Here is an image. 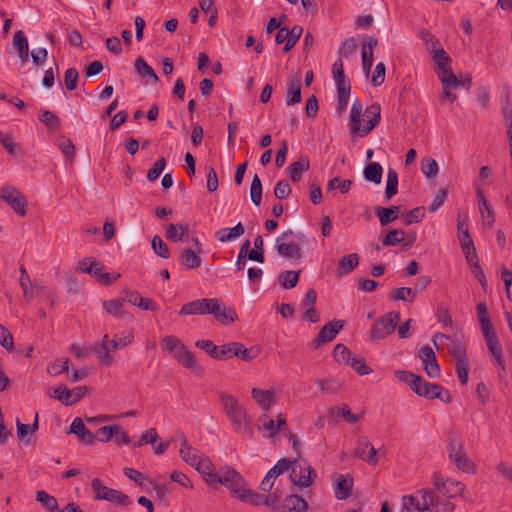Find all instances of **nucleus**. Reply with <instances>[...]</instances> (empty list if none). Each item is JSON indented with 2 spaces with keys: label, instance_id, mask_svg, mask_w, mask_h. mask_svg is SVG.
Here are the masks:
<instances>
[{
  "label": "nucleus",
  "instance_id": "nucleus-12",
  "mask_svg": "<svg viewBox=\"0 0 512 512\" xmlns=\"http://www.w3.org/2000/svg\"><path fill=\"white\" fill-rule=\"evenodd\" d=\"M0 199L7 203L19 216L26 215L27 199L13 186H5L1 189Z\"/></svg>",
  "mask_w": 512,
  "mask_h": 512
},
{
  "label": "nucleus",
  "instance_id": "nucleus-40",
  "mask_svg": "<svg viewBox=\"0 0 512 512\" xmlns=\"http://www.w3.org/2000/svg\"><path fill=\"white\" fill-rule=\"evenodd\" d=\"M201 258L191 249H184L180 255V262L186 269H196L201 265Z\"/></svg>",
  "mask_w": 512,
  "mask_h": 512
},
{
  "label": "nucleus",
  "instance_id": "nucleus-30",
  "mask_svg": "<svg viewBox=\"0 0 512 512\" xmlns=\"http://www.w3.org/2000/svg\"><path fill=\"white\" fill-rule=\"evenodd\" d=\"M400 206H390L386 207H378L375 211L376 216L379 219L381 226H387L390 223L394 222L398 218V213L400 212Z\"/></svg>",
  "mask_w": 512,
  "mask_h": 512
},
{
  "label": "nucleus",
  "instance_id": "nucleus-56",
  "mask_svg": "<svg viewBox=\"0 0 512 512\" xmlns=\"http://www.w3.org/2000/svg\"><path fill=\"white\" fill-rule=\"evenodd\" d=\"M58 147L69 161L74 160L75 146L70 138L62 136L59 139Z\"/></svg>",
  "mask_w": 512,
  "mask_h": 512
},
{
  "label": "nucleus",
  "instance_id": "nucleus-61",
  "mask_svg": "<svg viewBox=\"0 0 512 512\" xmlns=\"http://www.w3.org/2000/svg\"><path fill=\"white\" fill-rule=\"evenodd\" d=\"M79 73L75 68H69L65 72L64 83L68 90L73 91L77 87Z\"/></svg>",
  "mask_w": 512,
  "mask_h": 512
},
{
  "label": "nucleus",
  "instance_id": "nucleus-63",
  "mask_svg": "<svg viewBox=\"0 0 512 512\" xmlns=\"http://www.w3.org/2000/svg\"><path fill=\"white\" fill-rule=\"evenodd\" d=\"M421 169L428 178H434L438 174V164L434 159L431 158H428L422 162Z\"/></svg>",
  "mask_w": 512,
  "mask_h": 512
},
{
  "label": "nucleus",
  "instance_id": "nucleus-35",
  "mask_svg": "<svg viewBox=\"0 0 512 512\" xmlns=\"http://www.w3.org/2000/svg\"><path fill=\"white\" fill-rule=\"evenodd\" d=\"M173 356L187 369H194L196 367V361L193 353L186 349V347L183 345L179 346Z\"/></svg>",
  "mask_w": 512,
  "mask_h": 512
},
{
  "label": "nucleus",
  "instance_id": "nucleus-10",
  "mask_svg": "<svg viewBox=\"0 0 512 512\" xmlns=\"http://www.w3.org/2000/svg\"><path fill=\"white\" fill-rule=\"evenodd\" d=\"M413 392L418 396L425 397L427 399L438 398L445 403H449L452 397L447 389L438 384L429 383L420 379V383L415 386Z\"/></svg>",
  "mask_w": 512,
  "mask_h": 512
},
{
  "label": "nucleus",
  "instance_id": "nucleus-41",
  "mask_svg": "<svg viewBox=\"0 0 512 512\" xmlns=\"http://www.w3.org/2000/svg\"><path fill=\"white\" fill-rule=\"evenodd\" d=\"M300 271H283L278 276L280 285L285 289L294 288L299 281Z\"/></svg>",
  "mask_w": 512,
  "mask_h": 512
},
{
  "label": "nucleus",
  "instance_id": "nucleus-4",
  "mask_svg": "<svg viewBox=\"0 0 512 512\" xmlns=\"http://www.w3.org/2000/svg\"><path fill=\"white\" fill-rule=\"evenodd\" d=\"M305 236L302 233H295L288 229L284 231L276 240V251L285 258L300 259L301 244L304 242Z\"/></svg>",
  "mask_w": 512,
  "mask_h": 512
},
{
  "label": "nucleus",
  "instance_id": "nucleus-44",
  "mask_svg": "<svg viewBox=\"0 0 512 512\" xmlns=\"http://www.w3.org/2000/svg\"><path fill=\"white\" fill-rule=\"evenodd\" d=\"M50 398H55L61 401L66 406L73 405L72 392L64 385H59L53 390V393L48 394Z\"/></svg>",
  "mask_w": 512,
  "mask_h": 512
},
{
  "label": "nucleus",
  "instance_id": "nucleus-54",
  "mask_svg": "<svg viewBox=\"0 0 512 512\" xmlns=\"http://www.w3.org/2000/svg\"><path fill=\"white\" fill-rule=\"evenodd\" d=\"M232 354L233 356L239 358L242 361L249 362L251 361L255 356L251 353L252 350L248 349L244 346V344L240 342H232Z\"/></svg>",
  "mask_w": 512,
  "mask_h": 512
},
{
  "label": "nucleus",
  "instance_id": "nucleus-47",
  "mask_svg": "<svg viewBox=\"0 0 512 512\" xmlns=\"http://www.w3.org/2000/svg\"><path fill=\"white\" fill-rule=\"evenodd\" d=\"M416 297V291L409 287H400L395 289L390 298L394 301H408L413 302Z\"/></svg>",
  "mask_w": 512,
  "mask_h": 512
},
{
  "label": "nucleus",
  "instance_id": "nucleus-49",
  "mask_svg": "<svg viewBox=\"0 0 512 512\" xmlns=\"http://www.w3.org/2000/svg\"><path fill=\"white\" fill-rule=\"evenodd\" d=\"M250 199L256 206H259L262 201V183L257 174L254 175L250 186Z\"/></svg>",
  "mask_w": 512,
  "mask_h": 512
},
{
  "label": "nucleus",
  "instance_id": "nucleus-62",
  "mask_svg": "<svg viewBox=\"0 0 512 512\" xmlns=\"http://www.w3.org/2000/svg\"><path fill=\"white\" fill-rule=\"evenodd\" d=\"M434 51L433 59L436 62L439 69L447 68L449 67V63L451 61L448 54L445 52L444 49H442L440 46L436 48Z\"/></svg>",
  "mask_w": 512,
  "mask_h": 512
},
{
  "label": "nucleus",
  "instance_id": "nucleus-25",
  "mask_svg": "<svg viewBox=\"0 0 512 512\" xmlns=\"http://www.w3.org/2000/svg\"><path fill=\"white\" fill-rule=\"evenodd\" d=\"M476 196L479 204V211L483 220L486 221L489 227H492L495 222L494 212L480 187L476 188Z\"/></svg>",
  "mask_w": 512,
  "mask_h": 512
},
{
  "label": "nucleus",
  "instance_id": "nucleus-6",
  "mask_svg": "<svg viewBox=\"0 0 512 512\" xmlns=\"http://www.w3.org/2000/svg\"><path fill=\"white\" fill-rule=\"evenodd\" d=\"M423 505L417 504L416 509L419 511L427 510L429 512H452L455 509L454 503L449 498H441L435 492L429 489H422Z\"/></svg>",
  "mask_w": 512,
  "mask_h": 512
},
{
  "label": "nucleus",
  "instance_id": "nucleus-52",
  "mask_svg": "<svg viewBox=\"0 0 512 512\" xmlns=\"http://www.w3.org/2000/svg\"><path fill=\"white\" fill-rule=\"evenodd\" d=\"M39 120L47 127L49 131H55L60 127L59 118L49 110L43 111L39 117Z\"/></svg>",
  "mask_w": 512,
  "mask_h": 512
},
{
  "label": "nucleus",
  "instance_id": "nucleus-24",
  "mask_svg": "<svg viewBox=\"0 0 512 512\" xmlns=\"http://www.w3.org/2000/svg\"><path fill=\"white\" fill-rule=\"evenodd\" d=\"M353 478L350 474L338 476V480L335 483L334 493L335 497L339 500L347 499L352 492Z\"/></svg>",
  "mask_w": 512,
  "mask_h": 512
},
{
  "label": "nucleus",
  "instance_id": "nucleus-20",
  "mask_svg": "<svg viewBox=\"0 0 512 512\" xmlns=\"http://www.w3.org/2000/svg\"><path fill=\"white\" fill-rule=\"evenodd\" d=\"M251 397L262 410H269L277 400L276 393L273 390H264L253 388Z\"/></svg>",
  "mask_w": 512,
  "mask_h": 512
},
{
  "label": "nucleus",
  "instance_id": "nucleus-18",
  "mask_svg": "<svg viewBox=\"0 0 512 512\" xmlns=\"http://www.w3.org/2000/svg\"><path fill=\"white\" fill-rule=\"evenodd\" d=\"M418 356L424 365L426 374L430 378H437L440 375V366L434 350L430 346H424L419 350Z\"/></svg>",
  "mask_w": 512,
  "mask_h": 512
},
{
  "label": "nucleus",
  "instance_id": "nucleus-23",
  "mask_svg": "<svg viewBox=\"0 0 512 512\" xmlns=\"http://www.w3.org/2000/svg\"><path fill=\"white\" fill-rule=\"evenodd\" d=\"M378 45L376 38H368L362 44V67L363 72L368 75L373 65V49Z\"/></svg>",
  "mask_w": 512,
  "mask_h": 512
},
{
  "label": "nucleus",
  "instance_id": "nucleus-45",
  "mask_svg": "<svg viewBox=\"0 0 512 512\" xmlns=\"http://www.w3.org/2000/svg\"><path fill=\"white\" fill-rule=\"evenodd\" d=\"M103 307L107 313L111 314L115 318H123L125 316L123 302L121 300H109L103 302Z\"/></svg>",
  "mask_w": 512,
  "mask_h": 512
},
{
  "label": "nucleus",
  "instance_id": "nucleus-2",
  "mask_svg": "<svg viewBox=\"0 0 512 512\" xmlns=\"http://www.w3.org/2000/svg\"><path fill=\"white\" fill-rule=\"evenodd\" d=\"M446 444L449 460L456 466V468L467 474H475L476 466L467 456L464 443L461 435L456 430L447 432Z\"/></svg>",
  "mask_w": 512,
  "mask_h": 512
},
{
  "label": "nucleus",
  "instance_id": "nucleus-15",
  "mask_svg": "<svg viewBox=\"0 0 512 512\" xmlns=\"http://www.w3.org/2000/svg\"><path fill=\"white\" fill-rule=\"evenodd\" d=\"M216 483H220L228 488L234 498L237 497L246 485L243 477L235 469H228L223 474L218 475Z\"/></svg>",
  "mask_w": 512,
  "mask_h": 512
},
{
  "label": "nucleus",
  "instance_id": "nucleus-26",
  "mask_svg": "<svg viewBox=\"0 0 512 512\" xmlns=\"http://www.w3.org/2000/svg\"><path fill=\"white\" fill-rule=\"evenodd\" d=\"M208 311V298L190 301L182 306L179 314L187 315H204Z\"/></svg>",
  "mask_w": 512,
  "mask_h": 512
},
{
  "label": "nucleus",
  "instance_id": "nucleus-1",
  "mask_svg": "<svg viewBox=\"0 0 512 512\" xmlns=\"http://www.w3.org/2000/svg\"><path fill=\"white\" fill-rule=\"evenodd\" d=\"M381 119V106L373 103L363 114V107L359 100H355L350 113V134L352 136L366 137L379 124Z\"/></svg>",
  "mask_w": 512,
  "mask_h": 512
},
{
  "label": "nucleus",
  "instance_id": "nucleus-43",
  "mask_svg": "<svg viewBox=\"0 0 512 512\" xmlns=\"http://www.w3.org/2000/svg\"><path fill=\"white\" fill-rule=\"evenodd\" d=\"M476 314L481 331L493 328L486 303L480 302L476 305Z\"/></svg>",
  "mask_w": 512,
  "mask_h": 512
},
{
  "label": "nucleus",
  "instance_id": "nucleus-32",
  "mask_svg": "<svg viewBox=\"0 0 512 512\" xmlns=\"http://www.w3.org/2000/svg\"><path fill=\"white\" fill-rule=\"evenodd\" d=\"M179 454L182 460L192 467L196 466L197 460L201 458L196 450L189 445L185 435H182V446Z\"/></svg>",
  "mask_w": 512,
  "mask_h": 512
},
{
  "label": "nucleus",
  "instance_id": "nucleus-17",
  "mask_svg": "<svg viewBox=\"0 0 512 512\" xmlns=\"http://www.w3.org/2000/svg\"><path fill=\"white\" fill-rule=\"evenodd\" d=\"M381 241L384 246H396L398 244H403L404 250H408L414 245L416 235L414 234L407 238V233L404 230L393 229L382 237Z\"/></svg>",
  "mask_w": 512,
  "mask_h": 512
},
{
  "label": "nucleus",
  "instance_id": "nucleus-60",
  "mask_svg": "<svg viewBox=\"0 0 512 512\" xmlns=\"http://www.w3.org/2000/svg\"><path fill=\"white\" fill-rule=\"evenodd\" d=\"M166 165V159L164 157L157 160L153 166L148 170L147 178L149 181L154 182L156 181L161 173L163 172Z\"/></svg>",
  "mask_w": 512,
  "mask_h": 512
},
{
  "label": "nucleus",
  "instance_id": "nucleus-57",
  "mask_svg": "<svg viewBox=\"0 0 512 512\" xmlns=\"http://www.w3.org/2000/svg\"><path fill=\"white\" fill-rule=\"evenodd\" d=\"M333 356L337 362L348 364L352 358V353L345 345L337 344L333 350Z\"/></svg>",
  "mask_w": 512,
  "mask_h": 512
},
{
  "label": "nucleus",
  "instance_id": "nucleus-39",
  "mask_svg": "<svg viewBox=\"0 0 512 512\" xmlns=\"http://www.w3.org/2000/svg\"><path fill=\"white\" fill-rule=\"evenodd\" d=\"M236 498L253 506H262L263 494L251 490L245 485Z\"/></svg>",
  "mask_w": 512,
  "mask_h": 512
},
{
  "label": "nucleus",
  "instance_id": "nucleus-31",
  "mask_svg": "<svg viewBox=\"0 0 512 512\" xmlns=\"http://www.w3.org/2000/svg\"><path fill=\"white\" fill-rule=\"evenodd\" d=\"M188 224H169L166 226V238L171 242H179L188 236Z\"/></svg>",
  "mask_w": 512,
  "mask_h": 512
},
{
  "label": "nucleus",
  "instance_id": "nucleus-14",
  "mask_svg": "<svg viewBox=\"0 0 512 512\" xmlns=\"http://www.w3.org/2000/svg\"><path fill=\"white\" fill-rule=\"evenodd\" d=\"M445 340L447 342V350L454 358L455 363L467 361L466 347L462 342L452 339L450 336L443 333H436L432 337V342L436 349H439L438 342Z\"/></svg>",
  "mask_w": 512,
  "mask_h": 512
},
{
  "label": "nucleus",
  "instance_id": "nucleus-8",
  "mask_svg": "<svg viewBox=\"0 0 512 512\" xmlns=\"http://www.w3.org/2000/svg\"><path fill=\"white\" fill-rule=\"evenodd\" d=\"M91 488L94 493L95 500H106L111 503H117L121 506H128L131 504V500L128 495L121 491L104 486L98 478L92 480Z\"/></svg>",
  "mask_w": 512,
  "mask_h": 512
},
{
  "label": "nucleus",
  "instance_id": "nucleus-22",
  "mask_svg": "<svg viewBox=\"0 0 512 512\" xmlns=\"http://www.w3.org/2000/svg\"><path fill=\"white\" fill-rule=\"evenodd\" d=\"M308 507L309 505L303 497L291 494L285 497L280 509L282 512H306Z\"/></svg>",
  "mask_w": 512,
  "mask_h": 512
},
{
  "label": "nucleus",
  "instance_id": "nucleus-7",
  "mask_svg": "<svg viewBox=\"0 0 512 512\" xmlns=\"http://www.w3.org/2000/svg\"><path fill=\"white\" fill-rule=\"evenodd\" d=\"M290 479L293 484L300 488L309 487L312 484L313 478L316 477V472L312 466L299 459L290 461Z\"/></svg>",
  "mask_w": 512,
  "mask_h": 512
},
{
  "label": "nucleus",
  "instance_id": "nucleus-58",
  "mask_svg": "<svg viewBox=\"0 0 512 512\" xmlns=\"http://www.w3.org/2000/svg\"><path fill=\"white\" fill-rule=\"evenodd\" d=\"M395 376L400 381L406 382L412 391L415 388V386L420 383V379H421V376L415 375L414 373L409 372V371H402V370L396 371Z\"/></svg>",
  "mask_w": 512,
  "mask_h": 512
},
{
  "label": "nucleus",
  "instance_id": "nucleus-33",
  "mask_svg": "<svg viewBox=\"0 0 512 512\" xmlns=\"http://www.w3.org/2000/svg\"><path fill=\"white\" fill-rule=\"evenodd\" d=\"M359 263V256L357 253H351L347 256L342 257L338 261V275L342 276L352 272Z\"/></svg>",
  "mask_w": 512,
  "mask_h": 512
},
{
  "label": "nucleus",
  "instance_id": "nucleus-27",
  "mask_svg": "<svg viewBox=\"0 0 512 512\" xmlns=\"http://www.w3.org/2000/svg\"><path fill=\"white\" fill-rule=\"evenodd\" d=\"M111 340L108 334H105L100 344L93 346L92 350L97 354L101 364L108 367L113 363V356L108 354V345L111 346Z\"/></svg>",
  "mask_w": 512,
  "mask_h": 512
},
{
  "label": "nucleus",
  "instance_id": "nucleus-11",
  "mask_svg": "<svg viewBox=\"0 0 512 512\" xmlns=\"http://www.w3.org/2000/svg\"><path fill=\"white\" fill-rule=\"evenodd\" d=\"M345 321L343 320H332L326 323L319 331L317 337L308 344L309 348L316 350L323 344L332 341L336 335L343 329Z\"/></svg>",
  "mask_w": 512,
  "mask_h": 512
},
{
  "label": "nucleus",
  "instance_id": "nucleus-59",
  "mask_svg": "<svg viewBox=\"0 0 512 512\" xmlns=\"http://www.w3.org/2000/svg\"><path fill=\"white\" fill-rule=\"evenodd\" d=\"M425 217V210L423 207H416L410 210L404 218V224L409 226L413 223H419Z\"/></svg>",
  "mask_w": 512,
  "mask_h": 512
},
{
  "label": "nucleus",
  "instance_id": "nucleus-29",
  "mask_svg": "<svg viewBox=\"0 0 512 512\" xmlns=\"http://www.w3.org/2000/svg\"><path fill=\"white\" fill-rule=\"evenodd\" d=\"M244 232L245 228L243 224L239 222L232 228H222L218 230L215 234V237L218 241L226 243L242 236Z\"/></svg>",
  "mask_w": 512,
  "mask_h": 512
},
{
  "label": "nucleus",
  "instance_id": "nucleus-64",
  "mask_svg": "<svg viewBox=\"0 0 512 512\" xmlns=\"http://www.w3.org/2000/svg\"><path fill=\"white\" fill-rule=\"evenodd\" d=\"M114 433V425L100 427L95 434L96 440H99L103 443L109 442L111 439H113Z\"/></svg>",
  "mask_w": 512,
  "mask_h": 512
},
{
  "label": "nucleus",
  "instance_id": "nucleus-5",
  "mask_svg": "<svg viewBox=\"0 0 512 512\" xmlns=\"http://www.w3.org/2000/svg\"><path fill=\"white\" fill-rule=\"evenodd\" d=\"M401 320L399 311H391L381 316L372 326L370 340L379 341L393 334Z\"/></svg>",
  "mask_w": 512,
  "mask_h": 512
},
{
  "label": "nucleus",
  "instance_id": "nucleus-51",
  "mask_svg": "<svg viewBox=\"0 0 512 512\" xmlns=\"http://www.w3.org/2000/svg\"><path fill=\"white\" fill-rule=\"evenodd\" d=\"M457 229H458V239L461 246H469L473 244V240L469 234L467 225H465L464 220H461V215L458 214L457 218Z\"/></svg>",
  "mask_w": 512,
  "mask_h": 512
},
{
  "label": "nucleus",
  "instance_id": "nucleus-53",
  "mask_svg": "<svg viewBox=\"0 0 512 512\" xmlns=\"http://www.w3.org/2000/svg\"><path fill=\"white\" fill-rule=\"evenodd\" d=\"M151 246L155 254L159 257L168 259L170 257V250L167 244L162 240V238L158 235H155L152 238Z\"/></svg>",
  "mask_w": 512,
  "mask_h": 512
},
{
  "label": "nucleus",
  "instance_id": "nucleus-42",
  "mask_svg": "<svg viewBox=\"0 0 512 512\" xmlns=\"http://www.w3.org/2000/svg\"><path fill=\"white\" fill-rule=\"evenodd\" d=\"M398 193V174L394 169H389L385 188V197L390 200Z\"/></svg>",
  "mask_w": 512,
  "mask_h": 512
},
{
  "label": "nucleus",
  "instance_id": "nucleus-21",
  "mask_svg": "<svg viewBox=\"0 0 512 512\" xmlns=\"http://www.w3.org/2000/svg\"><path fill=\"white\" fill-rule=\"evenodd\" d=\"M301 76L295 74L287 82L286 105L291 106L301 102Z\"/></svg>",
  "mask_w": 512,
  "mask_h": 512
},
{
  "label": "nucleus",
  "instance_id": "nucleus-16",
  "mask_svg": "<svg viewBox=\"0 0 512 512\" xmlns=\"http://www.w3.org/2000/svg\"><path fill=\"white\" fill-rule=\"evenodd\" d=\"M377 452L370 441L365 437H359L356 441L354 454L369 465L375 466L378 463Z\"/></svg>",
  "mask_w": 512,
  "mask_h": 512
},
{
  "label": "nucleus",
  "instance_id": "nucleus-55",
  "mask_svg": "<svg viewBox=\"0 0 512 512\" xmlns=\"http://www.w3.org/2000/svg\"><path fill=\"white\" fill-rule=\"evenodd\" d=\"M303 33V28L299 25H294L291 29L288 28V41L285 43L284 52H289L300 39Z\"/></svg>",
  "mask_w": 512,
  "mask_h": 512
},
{
  "label": "nucleus",
  "instance_id": "nucleus-46",
  "mask_svg": "<svg viewBox=\"0 0 512 512\" xmlns=\"http://www.w3.org/2000/svg\"><path fill=\"white\" fill-rule=\"evenodd\" d=\"M70 360L69 358H59L55 361L51 362L47 366V372L50 375L57 376L61 373L67 372L69 370Z\"/></svg>",
  "mask_w": 512,
  "mask_h": 512
},
{
  "label": "nucleus",
  "instance_id": "nucleus-37",
  "mask_svg": "<svg viewBox=\"0 0 512 512\" xmlns=\"http://www.w3.org/2000/svg\"><path fill=\"white\" fill-rule=\"evenodd\" d=\"M438 77L441 81L443 90L447 88H457L460 85L459 80L450 67L439 69Z\"/></svg>",
  "mask_w": 512,
  "mask_h": 512
},
{
  "label": "nucleus",
  "instance_id": "nucleus-38",
  "mask_svg": "<svg viewBox=\"0 0 512 512\" xmlns=\"http://www.w3.org/2000/svg\"><path fill=\"white\" fill-rule=\"evenodd\" d=\"M36 500L41 504V506L49 511V512H57L58 511V501L57 499L47 493L44 490L37 491Z\"/></svg>",
  "mask_w": 512,
  "mask_h": 512
},
{
  "label": "nucleus",
  "instance_id": "nucleus-13",
  "mask_svg": "<svg viewBox=\"0 0 512 512\" xmlns=\"http://www.w3.org/2000/svg\"><path fill=\"white\" fill-rule=\"evenodd\" d=\"M215 319L223 325H228L237 319L234 309L226 307L219 298H208V311Z\"/></svg>",
  "mask_w": 512,
  "mask_h": 512
},
{
  "label": "nucleus",
  "instance_id": "nucleus-34",
  "mask_svg": "<svg viewBox=\"0 0 512 512\" xmlns=\"http://www.w3.org/2000/svg\"><path fill=\"white\" fill-rule=\"evenodd\" d=\"M310 168V163L307 158L301 157L300 160L295 161L289 165V176L293 182L300 181L302 174L307 172Z\"/></svg>",
  "mask_w": 512,
  "mask_h": 512
},
{
  "label": "nucleus",
  "instance_id": "nucleus-9",
  "mask_svg": "<svg viewBox=\"0 0 512 512\" xmlns=\"http://www.w3.org/2000/svg\"><path fill=\"white\" fill-rule=\"evenodd\" d=\"M434 489L446 498H454L456 496H463L466 486L460 481L446 478L443 479L438 472L433 474Z\"/></svg>",
  "mask_w": 512,
  "mask_h": 512
},
{
  "label": "nucleus",
  "instance_id": "nucleus-36",
  "mask_svg": "<svg viewBox=\"0 0 512 512\" xmlns=\"http://www.w3.org/2000/svg\"><path fill=\"white\" fill-rule=\"evenodd\" d=\"M383 169L378 162H370L364 168V178L375 184H380L382 179Z\"/></svg>",
  "mask_w": 512,
  "mask_h": 512
},
{
  "label": "nucleus",
  "instance_id": "nucleus-28",
  "mask_svg": "<svg viewBox=\"0 0 512 512\" xmlns=\"http://www.w3.org/2000/svg\"><path fill=\"white\" fill-rule=\"evenodd\" d=\"M194 468L203 475L206 482L209 484L216 483V478L218 476L217 473L213 472L214 465L208 458H200L197 460L196 466Z\"/></svg>",
  "mask_w": 512,
  "mask_h": 512
},
{
  "label": "nucleus",
  "instance_id": "nucleus-48",
  "mask_svg": "<svg viewBox=\"0 0 512 512\" xmlns=\"http://www.w3.org/2000/svg\"><path fill=\"white\" fill-rule=\"evenodd\" d=\"M135 69L141 76L152 78L155 82L158 81V76L153 68L140 56L135 60Z\"/></svg>",
  "mask_w": 512,
  "mask_h": 512
},
{
  "label": "nucleus",
  "instance_id": "nucleus-50",
  "mask_svg": "<svg viewBox=\"0 0 512 512\" xmlns=\"http://www.w3.org/2000/svg\"><path fill=\"white\" fill-rule=\"evenodd\" d=\"M0 143L11 156H16L20 151V146L14 142L10 133L0 132Z\"/></svg>",
  "mask_w": 512,
  "mask_h": 512
},
{
  "label": "nucleus",
  "instance_id": "nucleus-19",
  "mask_svg": "<svg viewBox=\"0 0 512 512\" xmlns=\"http://www.w3.org/2000/svg\"><path fill=\"white\" fill-rule=\"evenodd\" d=\"M290 460L288 459H280L265 475L264 479L260 483V489L263 492H269L273 485L274 480L283 474L285 471H288L290 468Z\"/></svg>",
  "mask_w": 512,
  "mask_h": 512
},
{
  "label": "nucleus",
  "instance_id": "nucleus-3",
  "mask_svg": "<svg viewBox=\"0 0 512 512\" xmlns=\"http://www.w3.org/2000/svg\"><path fill=\"white\" fill-rule=\"evenodd\" d=\"M219 398L225 415L230 420L233 429L240 431L249 422L246 409L239 403L236 397L227 392L219 393Z\"/></svg>",
  "mask_w": 512,
  "mask_h": 512
}]
</instances>
